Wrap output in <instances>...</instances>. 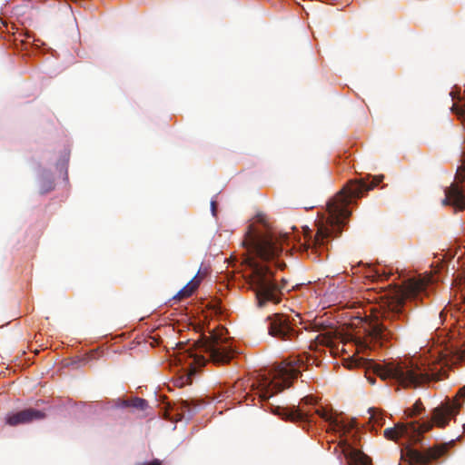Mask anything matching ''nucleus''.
<instances>
[{"label":"nucleus","instance_id":"1","mask_svg":"<svg viewBox=\"0 0 465 465\" xmlns=\"http://www.w3.org/2000/svg\"><path fill=\"white\" fill-rule=\"evenodd\" d=\"M453 354L447 345L437 344L423 349L419 356L391 361L382 364L364 357L353 358L347 367L365 369L366 378L374 384L373 373L382 380L392 379L403 387L416 388L430 381L440 380L446 373Z\"/></svg>","mask_w":465,"mask_h":465},{"label":"nucleus","instance_id":"2","mask_svg":"<svg viewBox=\"0 0 465 465\" xmlns=\"http://www.w3.org/2000/svg\"><path fill=\"white\" fill-rule=\"evenodd\" d=\"M382 179V175L376 176L371 183H367L364 179L351 180L328 202L326 210L328 215L323 214L315 222L316 232L313 233L312 230L307 226L303 228L302 240L301 237L297 240L299 250L311 251L312 253L320 255L326 251L331 241L341 233L350 217L351 213L348 207L352 198H359L364 191L372 190Z\"/></svg>","mask_w":465,"mask_h":465},{"label":"nucleus","instance_id":"3","mask_svg":"<svg viewBox=\"0 0 465 465\" xmlns=\"http://www.w3.org/2000/svg\"><path fill=\"white\" fill-rule=\"evenodd\" d=\"M460 398L465 399V386L460 389L455 399L448 400L433 410L432 421L398 423L393 428L385 430V437L395 441L405 440L406 442L401 443L405 445V452L402 450L401 455H405L411 463L416 465L428 464L430 460L443 455L447 451L448 447L452 446L455 440H451L448 443L430 448L425 453L411 448L410 445L418 443L422 434L431 429L432 422L438 427H445L450 418L456 416L461 408L463 403L460 401Z\"/></svg>","mask_w":465,"mask_h":465},{"label":"nucleus","instance_id":"4","mask_svg":"<svg viewBox=\"0 0 465 465\" xmlns=\"http://www.w3.org/2000/svg\"><path fill=\"white\" fill-rule=\"evenodd\" d=\"M435 282L434 276L426 274L424 276L410 278L403 282L401 286L394 289L387 309L380 306L370 308V316L359 317L365 326L367 340L357 339L355 346L357 352L365 351L371 349V341L386 339L390 334L389 326L385 323L387 320L400 318L402 315L401 308L407 299L421 298L428 295L429 287Z\"/></svg>","mask_w":465,"mask_h":465},{"label":"nucleus","instance_id":"5","mask_svg":"<svg viewBox=\"0 0 465 465\" xmlns=\"http://www.w3.org/2000/svg\"><path fill=\"white\" fill-rule=\"evenodd\" d=\"M224 329L214 331H212L209 337L198 345L196 350L190 347L180 348L174 356L176 364L181 365L185 371L186 381L189 383L191 378L197 371V369L204 366L207 361H213L214 364H223L230 361L233 351L227 344V340L223 337Z\"/></svg>","mask_w":465,"mask_h":465},{"label":"nucleus","instance_id":"6","mask_svg":"<svg viewBox=\"0 0 465 465\" xmlns=\"http://www.w3.org/2000/svg\"><path fill=\"white\" fill-rule=\"evenodd\" d=\"M296 241L294 233L279 232L268 230L265 232H258L249 228L246 233L243 244L249 252H252L262 262H273L275 266L282 269L283 262L278 261L280 253L282 252V243L289 244L291 242Z\"/></svg>","mask_w":465,"mask_h":465},{"label":"nucleus","instance_id":"7","mask_svg":"<svg viewBox=\"0 0 465 465\" xmlns=\"http://www.w3.org/2000/svg\"><path fill=\"white\" fill-rule=\"evenodd\" d=\"M300 367L296 361H283L272 369L260 372L252 386L255 387L261 399L267 400L289 387L292 381L301 373Z\"/></svg>","mask_w":465,"mask_h":465},{"label":"nucleus","instance_id":"8","mask_svg":"<svg viewBox=\"0 0 465 465\" xmlns=\"http://www.w3.org/2000/svg\"><path fill=\"white\" fill-rule=\"evenodd\" d=\"M250 267V285L254 291L258 305L263 306L265 302H272L277 303L280 302V293L285 289V281L280 286L272 279V272L270 266L256 261L254 258L247 259Z\"/></svg>","mask_w":465,"mask_h":465},{"label":"nucleus","instance_id":"9","mask_svg":"<svg viewBox=\"0 0 465 465\" xmlns=\"http://www.w3.org/2000/svg\"><path fill=\"white\" fill-rule=\"evenodd\" d=\"M313 413L329 423L330 429L339 434V447L344 455L348 465H371L368 456L353 446L347 434L354 429V423L339 420L325 408H314Z\"/></svg>","mask_w":465,"mask_h":465},{"label":"nucleus","instance_id":"10","mask_svg":"<svg viewBox=\"0 0 465 465\" xmlns=\"http://www.w3.org/2000/svg\"><path fill=\"white\" fill-rule=\"evenodd\" d=\"M451 109L460 120L465 121V104H453ZM444 193L442 204L451 205L459 210L465 209V152L462 153L461 165L457 169L455 182Z\"/></svg>","mask_w":465,"mask_h":465},{"label":"nucleus","instance_id":"11","mask_svg":"<svg viewBox=\"0 0 465 465\" xmlns=\"http://www.w3.org/2000/svg\"><path fill=\"white\" fill-rule=\"evenodd\" d=\"M315 403L316 401L314 397L306 396L301 401L299 406H292L291 408L276 407L274 413L284 420L292 422H311L312 413L306 406H313Z\"/></svg>","mask_w":465,"mask_h":465},{"label":"nucleus","instance_id":"12","mask_svg":"<svg viewBox=\"0 0 465 465\" xmlns=\"http://www.w3.org/2000/svg\"><path fill=\"white\" fill-rule=\"evenodd\" d=\"M268 331L272 337L283 341H292L297 336L296 331L290 323L289 318L281 313H275L267 318Z\"/></svg>","mask_w":465,"mask_h":465},{"label":"nucleus","instance_id":"13","mask_svg":"<svg viewBox=\"0 0 465 465\" xmlns=\"http://www.w3.org/2000/svg\"><path fill=\"white\" fill-rule=\"evenodd\" d=\"M45 417L44 412L34 409H27L18 412L10 413L6 416V423L10 426L28 423L35 420H41Z\"/></svg>","mask_w":465,"mask_h":465},{"label":"nucleus","instance_id":"14","mask_svg":"<svg viewBox=\"0 0 465 465\" xmlns=\"http://www.w3.org/2000/svg\"><path fill=\"white\" fill-rule=\"evenodd\" d=\"M369 414V421L371 424L372 428L381 427L384 424L385 417L381 411L375 408H371L368 410Z\"/></svg>","mask_w":465,"mask_h":465},{"label":"nucleus","instance_id":"15","mask_svg":"<svg viewBox=\"0 0 465 465\" xmlns=\"http://www.w3.org/2000/svg\"><path fill=\"white\" fill-rule=\"evenodd\" d=\"M117 407H133L139 410H144L147 407V401L141 398H134L131 401H119Z\"/></svg>","mask_w":465,"mask_h":465},{"label":"nucleus","instance_id":"16","mask_svg":"<svg viewBox=\"0 0 465 465\" xmlns=\"http://www.w3.org/2000/svg\"><path fill=\"white\" fill-rule=\"evenodd\" d=\"M200 280L196 279V276L188 282L182 290L179 291L177 296L180 298L189 297L194 290L198 287Z\"/></svg>","mask_w":465,"mask_h":465},{"label":"nucleus","instance_id":"17","mask_svg":"<svg viewBox=\"0 0 465 465\" xmlns=\"http://www.w3.org/2000/svg\"><path fill=\"white\" fill-rule=\"evenodd\" d=\"M423 410V406L420 401H416L411 408H408L404 411L407 417H412L419 414Z\"/></svg>","mask_w":465,"mask_h":465},{"label":"nucleus","instance_id":"18","mask_svg":"<svg viewBox=\"0 0 465 465\" xmlns=\"http://www.w3.org/2000/svg\"><path fill=\"white\" fill-rule=\"evenodd\" d=\"M53 189V182L47 181L45 182L41 186V192L42 193H45Z\"/></svg>","mask_w":465,"mask_h":465},{"label":"nucleus","instance_id":"19","mask_svg":"<svg viewBox=\"0 0 465 465\" xmlns=\"http://www.w3.org/2000/svg\"><path fill=\"white\" fill-rule=\"evenodd\" d=\"M367 277L371 279H379L381 277V273L379 271H371L370 274L367 275Z\"/></svg>","mask_w":465,"mask_h":465},{"label":"nucleus","instance_id":"20","mask_svg":"<svg viewBox=\"0 0 465 465\" xmlns=\"http://www.w3.org/2000/svg\"><path fill=\"white\" fill-rule=\"evenodd\" d=\"M211 211L213 216H216V202L213 199L211 201Z\"/></svg>","mask_w":465,"mask_h":465},{"label":"nucleus","instance_id":"21","mask_svg":"<svg viewBox=\"0 0 465 465\" xmlns=\"http://www.w3.org/2000/svg\"><path fill=\"white\" fill-rule=\"evenodd\" d=\"M258 221H259L260 223H265V222H264V219H263V216H262V215L258 216Z\"/></svg>","mask_w":465,"mask_h":465},{"label":"nucleus","instance_id":"22","mask_svg":"<svg viewBox=\"0 0 465 465\" xmlns=\"http://www.w3.org/2000/svg\"><path fill=\"white\" fill-rule=\"evenodd\" d=\"M463 430H465V424L463 425Z\"/></svg>","mask_w":465,"mask_h":465}]
</instances>
